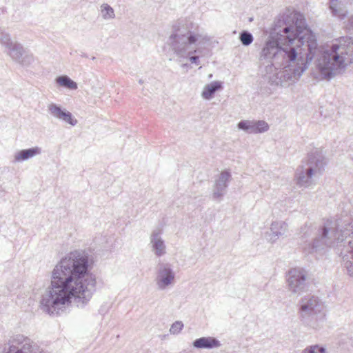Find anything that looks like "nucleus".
Segmentation results:
<instances>
[{
	"instance_id": "1",
	"label": "nucleus",
	"mask_w": 353,
	"mask_h": 353,
	"mask_svg": "<svg viewBox=\"0 0 353 353\" xmlns=\"http://www.w3.org/2000/svg\"><path fill=\"white\" fill-rule=\"evenodd\" d=\"M91 261L88 252L76 250L57 263L50 285L41 298L40 307L44 312L59 315L73 300L79 307L88 304L97 290L96 276L90 271Z\"/></svg>"
},
{
	"instance_id": "2",
	"label": "nucleus",
	"mask_w": 353,
	"mask_h": 353,
	"mask_svg": "<svg viewBox=\"0 0 353 353\" xmlns=\"http://www.w3.org/2000/svg\"><path fill=\"white\" fill-rule=\"evenodd\" d=\"M302 42V49L294 61H286L283 70L269 77L272 85L287 87L294 83L315 64V78L330 81L353 62V38L342 37L330 45L319 46L317 40Z\"/></svg>"
},
{
	"instance_id": "3",
	"label": "nucleus",
	"mask_w": 353,
	"mask_h": 353,
	"mask_svg": "<svg viewBox=\"0 0 353 353\" xmlns=\"http://www.w3.org/2000/svg\"><path fill=\"white\" fill-rule=\"evenodd\" d=\"M317 40L316 35L307 28L304 16L300 12L286 10L274 22L259 55V61L273 60L283 65L286 61H294L302 49V42Z\"/></svg>"
},
{
	"instance_id": "4",
	"label": "nucleus",
	"mask_w": 353,
	"mask_h": 353,
	"mask_svg": "<svg viewBox=\"0 0 353 353\" xmlns=\"http://www.w3.org/2000/svg\"><path fill=\"white\" fill-rule=\"evenodd\" d=\"M302 238L314 236L301 248L306 254H321L336 242L341 243L343 265L353 277V221L351 222L327 219L322 223H305L301 230Z\"/></svg>"
},
{
	"instance_id": "5",
	"label": "nucleus",
	"mask_w": 353,
	"mask_h": 353,
	"mask_svg": "<svg viewBox=\"0 0 353 353\" xmlns=\"http://www.w3.org/2000/svg\"><path fill=\"white\" fill-rule=\"evenodd\" d=\"M211 38L193 23L181 21L172 26L167 45L180 62L189 59L192 63L199 64V57L193 55L198 52L196 46L210 43Z\"/></svg>"
},
{
	"instance_id": "6",
	"label": "nucleus",
	"mask_w": 353,
	"mask_h": 353,
	"mask_svg": "<svg viewBox=\"0 0 353 353\" xmlns=\"http://www.w3.org/2000/svg\"><path fill=\"white\" fill-rule=\"evenodd\" d=\"M297 313L302 324L314 330L321 328L326 321L325 304L313 294H306L300 299Z\"/></svg>"
},
{
	"instance_id": "7",
	"label": "nucleus",
	"mask_w": 353,
	"mask_h": 353,
	"mask_svg": "<svg viewBox=\"0 0 353 353\" xmlns=\"http://www.w3.org/2000/svg\"><path fill=\"white\" fill-rule=\"evenodd\" d=\"M327 161L321 150H315L299 165L295 172L294 179L300 188H309L314 184L313 178L321 175Z\"/></svg>"
},
{
	"instance_id": "8",
	"label": "nucleus",
	"mask_w": 353,
	"mask_h": 353,
	"mask_svg": "<svg viewBox=\"0 0 353 353\" xmlns=\"http://www.w3.org/2000/svg\"><path fill=\"white\" fill-rule=\"evenodd\" d=\"M3 353H47L30 338L23 334L11 336L5 343Z\"/></svg>"
},
{
	"instance_id": "9",
	"label": "nucleus",
	"mask_w": 353,
	"mask_h": 353,
	"mask_svg": "<svg viewBox=\"0 0 353 353\" xmlns=\"http://www.w3.org/2000/svg\"><path fill=\"white\" fill-rule=\"evenodd\" d=\"M288 290L294 294H300L307 288V272L300 267L290 269L287 275Z\"/></svg>"
},
{
	"instance_id": "10",
	"label": "nucleus",
	"mask_w": 353,
	"mask_h": 353,
	"mask_svg": "<svg viewBox=\"0 0 353 353\" xmlns=\"http://www.w3.org/2000/svg\"><path fill=\"white\" fill-rule=\"evenodd\" d=\"M154 281L157 288L160 290H164L172 286L175 281V272L172 265L169 263H159Z\"/></svg>"
},
{
	"instance_id": "11",
	"label": "nucleus",
	"mask_w": 353,
	"mask_h": 353,
	"mask_svg": "<svg viewBox=\"0 0 353 353\" xmlns=\"http://www.w3.org/2000/svg\"><path fill=\"white\" fill-rule=\"evenodd\" d=\"M231 179V174L228 170L221 172L218 179L215 181L212 190V199L216 201H221L226 193L228 183Z\"/></svg>"
},
{
	"instance_id": "12",
	"label": "nucleus",
	"mask_w": 353,
	"mask_h": 353,
	"mask_svg": "<svg viewBox=\"0 0 353 353\" xmlns=\"http://www.w3.org/2000/svg\"><path fill=\"white\" fill-rule=\"evenodd\" d=\"M237 127L248 134H261L268 131L270 128L268 123L263 120H241Z\"/></svg>"
},
{
	"instance_id": "13",
	"label": "nucleus",
	"mask_w": 353,
	"mask_h": 353,
	"mask_svg": "<svg viewBox=\"0 0 353 353\" xmlns=\"http://www.w3.org/2000/svg\"><path fill=\"white\" fill-rule=\"evenodd\" d=\"M48 113L54 119L63 121L74 126L77 124V120L73 117L71 112L60 105L51 103L48 105Z\"/></svg>"
},
{
	"instance_id": "14",
	"label": "nucleus",
	"mask_w": 353,
	"mask_h": 353,
	"mask_svg": "<svg viewBox=\"0 0 353 353\" xmlns=\"http://www.w3.org/2000/svg\"><path fill=\"white\" fill-rule=\"evenodd\" d=\"M150 244L152 252L157 256H162L166 254V245L161 237V230H154L150 236Z\"/></svg>"
},
{
	"instance_id": "15",
	"label": "nucleus",
	"mask_w": 353,
	"mask_h": 353,
	"mask_svg": "<svg viewBox=\"0 0 353 353\" xmlns=\"http://www.w3.org/2000/svg\"><path fill=\"white\" fill-rule=\"evenodd\" d=\"M288 230V225L283 221H275L271 223L270 232L266 233V239L273 243L276 242L279 237L285 234Z\"/></svg>"
},
{
	"instance_id": "16",
	"label": "nucleus",
	"mask_w": 353,
	"mask_h": 353,
	"mask_svg": "<svg viewBox=\"0 0 353 353\" xmlns=\"http://www.w3.org/2000/svg\"><path fill=\"white\" fill-rule=\"evenodd\" d=\"M192 345L197 349H213L219 347L221 344L216 338L208 336L201 337L194 340Z\"/></svg>"
},
{
	"instance_id": "17",
	"label": "nucleus",
	"mask_w": 353,
	"mask_h": 353,
	"mask_svg": "<svg viewBox=\"0 0 353 353\" xmlns=\"http://www.w3.org/2000/svg\"><path fill=\"white\" fill-rule=\"evenodd\" d=\"M41 153V149L39 147H34L29 149L21 150L17 152L14 156V161L21 162L26 161L36 155Z\"/></svg>"
},
{
	"instance_id": "18",
	"label": "nucleus",
	"mask_w": 353,
	"mask_h": 353,
	"mask_svg": "<svg viewBox=\"0 0 353 353\" xmlns=\"http://www.w3.org/2000/svg\"><path fill=\"white\" fill-rule=\"evenodd\" d=\"M259 70L262 75L269 77L274 72L278 67H282V65H277L273 60H263V61H259Z\"/></svg>"
},
{
	"instance_id": "19",
	"label": "nucleus",
	"mask_w": 353,
	"mask_h": 353,
	"mask_svg": "<svg viewBox=\"0 0 353 353\" xmlns=\"http://www.w3.org/2000/svg\"><path fill=\"white\" fill-rule=\"evenodd\" d=\"M25 50L21 43L15 41L6 49V52L14 61L17 62V60H19Z\"/></svg>"
},
{
	"instance_id": "20",
	"label": "nucleus",
	"mask_w": 353,
	"mask_h": 353,
	"mask_svg": "<svg viewBox=\"0 0 353 353\" xmlns=\"http://www.w3.org/2000/svg\"><path fill=\"white\" fill-rule=\"evenodd\" d=\"M222 88V84L219 81H214L205 85L201 96L205 99H210L214 93Z\"/></svg>"
},
{
	"instance_id": "21",
	"label": "nucleus",
	"mask_w": 353,
	"mask_h": 353,
	"mask_svg": "<svg viewBox=\"0 0 353 353\" xmlns=\"http://www.w3.org/2000/svg\"><path fill=\"white\" fill-rule=\"evenodd\" d=\"M100 14L105 21L112 20L115 18V13L113 8L108 3H103L100 6Z\"/></svg>"
},
{
	"instance_id": "22",
	"label": "nucleus",
	"mask_w": 353,
	"mask_h": 353,
	"mask_svg": "<svg viewBox=\"0 0 353 353\" xmlns=\"http://www.w3.org/2000/svg\"><path fill=\"white\" fill-rule=\"evenodd\" d=\"M56 82L61 86L70 90H76L77 84L68 76H60L56 79Z\"/></svg>"
},
{
	"instance_id": "23",
	"label": "nucleus",
	"mask_w": 353,
	"mask_h": 353,
	"mask_svg": "<svg viewBox=\"0 0 353 353\" xmlns=\"http://www.w3.org/2000/svg\"><path fill=\"white\" fill-rule=\"evenodd\" d=\"M34 62V57L32 54L28 52L26 50L23 53L22 56L17 60L16 63L23 67H29Z\"/></svg>"
},
{
	"instance_id": "24",
	"label": "nucleus",
	"mask_w": 353,
	"mask_h": 353,
	"mask_svg": "<svg viewBox=\"0 0 353 353\" xmlns=\"http://www.w3.org/2000/svg\"><path fill=\"white\" fill-rule=\"evenodd\" d=\"M239 39L243 46H248L253 42L254 37L250 32L243 30L239 34Z\"/></svg>"
},
{
	"instance_id": "25",
	"label": "nucleus",
	"mask_w": 353,
	"mask_h": 353,
	"mask_svg": "<svg viewBox=\"0 0 353 353\" xmlns=\"http://www.w3.org/2000/svg\"><path fill=\"white\" fill-rule=\"evenodd\" d=\"M301 353H327L324 346L315 344L306 347Z\"/></svg>"
},
{
	"instance_id": "26",
	"label": "nucleus",
	"mask_w": 353,
	"mask_h": 353,
	"mask_svg": "<svg viewBox=\"0 0 353 353\" xmlns=\"http://www.w3.org/2000/svg\"><path fill=\"white\" fill-rule=\"evenodd\" d=\"M15 41H12L10 35L3 31H0V43L7 49L10 47Z\"/></svg>"
},
{
	"instance_id": "27",
	"label": "nucleus",
	"mask_w": 353,
	"mask_h": 353,
	"mask_svg": "<svg viewBox=\"0 0 353 353\" xmlns=\"http://www.w3.org/2000/svg\"><path fill=\"white\" fill-rule=\"evenodd\" d=\"M183 323L181 321H176L171 325L170 332L172 334H178L183 329Z\"/></svg>"
},
{
	"instance_id": "28",
	"label": "nucleus",
	"mask_w": 353,
	"mask_h": 353,
	"mask_svg": "<svg viewBox=\"0 0 353 353\" xmlns=\"http://www.w3.org/2000/svg\"><path fill=\"white\" fill-rule=\"evenodd\" d=\"M347 26L348 29H353V16L348 19Z\"/></svg>"
},
{
	"instance_id": "29",
	"label": "nucleus",
	"mask_w": 353,
	"mask_h": 353,
	"mask_svg": "<svg viewBox=\"0 0 353 353\" xmlns=\"http://www.w3.org/2000/svg\"><path fill=\"white\" fill-rule=\"evenodd\" d=\"M81 57H85V58H87L88 57V55L85 53H83V54H81Z\"/></svg>"
},
{
	"instance_id": "30",
	"label": "nucleus",
	"mask_w": 353,
	"mask_h": 353,
	"mask_svg": "<svg viewBox=\"0 0 353 353\" xmlns=\"http://www.w3.org/2000/svg\"><path fill=\"white\" fill-rule=\"evenodd\" d=\"M95 59H96L95 57H92V60H95Z\"/></svg>"
}]
</instances>
